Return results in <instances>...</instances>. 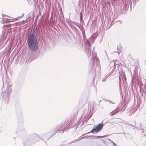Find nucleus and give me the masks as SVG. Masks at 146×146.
Here are the masks:
<instances>
[{
    "label": "nucleus",
    "mask_w": 146,
    "mask_h": 146,
    "mask_svg": "<svg viewBox=\"0 0 146 146\" xmlns=\"http://www.w3.org/2000/svg\"><path fill=\"white\" fill-rule=\"evenodd\" d=\"M103 127V124L99 123L97 126H94L93 129L91 131V132L93 133H96L100 131Z\"/></svg>",
    "instance_id": "2"
},
{
    "label": "nucleus",
    "mask_w": 146,
    "mask_h": 146,
    "mask_svg": "<svg viewBox=\"0 0 146 146\" xmlns=\"http://www.w3.org/2000/svg\"><path fill=\"white\" fill-rule=\"evenodd\" d=\"M113 144H114V145H115V144L114 143H113Z\"/></svg>",
    "instance_id": "4"
},
{
    "label": "nucleus",
    "mask_w": 146,
    "mask_h": 146,
    "mask_svg": "<svg viewBox=\"0 0 146 146\" xmlns=\"http://www.w3.org/2000/svg\"><path fill=\"white\" fill-rule=\"evenodd\" d=\"M122 46L120 45H118L117 47V49L118 50V53L120 54L122 51Z\"/></svg>",
    "instance_id": "3"
},
{
    "label": "nucleus",
    "mask_w": 146,
    "mask_h": 146,
    "mask_svg": "<svg viewBox=\"0 0 146 146\" xmlns=\"http://www.w3.org/2000/svg\"><path fill=\"white\" fill-rule=\"evenodd\" d=\"M37 40L35 35H32L29 36L27 39L28 47L30 49L34 51L36 48V46Z\"/></svg>",
    "instance_id": "1"
}]
</instances>
